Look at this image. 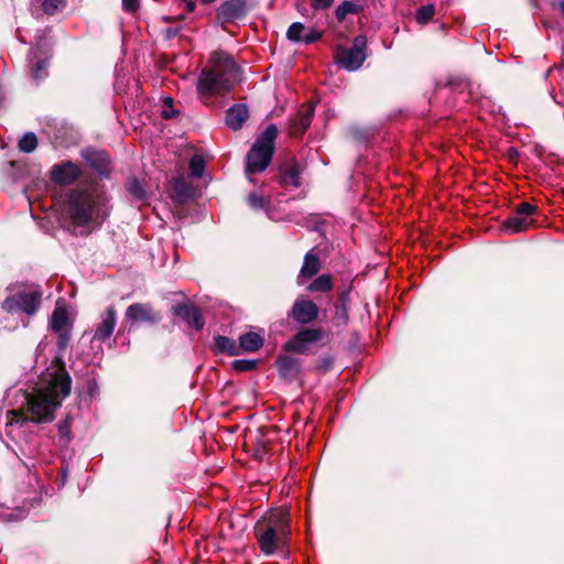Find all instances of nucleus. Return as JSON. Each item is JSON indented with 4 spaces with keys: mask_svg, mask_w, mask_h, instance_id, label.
I'll return each instance as SVG.
<instances>
[{
    "mask_svg": "<svg viewBox=\"0 0 564 564\" xmlns=\"http://www.w3.org/2000/svg\"><path fill=\"white\" fill-rule=\"evenodd\" d=\"M70 392V378L63 370L56 371L51 375L48 384L40 388L28 397L26 413L18 411L9 412L13 421L30 420L32 422L41 423L52 421L55 410L59 406L62 400Z\"/></svg>",
    "mask_w": 564,
    "mask_h": 564,
    "instance_id": "nucleus-1",
    "label": "nucleus"
},
{
    "mask_svg": "<svg viewBox=\"0 0 564 564\" xmlns=\"http://www.w3.org/2000/svg\"><path fill=\"white\" fill-rule=\"evenodd\" d=\"M238 67L235 61L223 52H215L197 79V94L207 102L212 97L229 93L237 80Z\"/></svg>",
    "mask_w": 564,
    "mask_h": 564,
    "instance_id": "nucleus-2",
    "label": "nucleus"
},
{
    "mask_svg": "<svg viewBox=\"0 0 564 564\" xmlns=\"http://www.w3.org/2000/svg\"><path fill=\"white\" fill-rule=\"evenodd\" d=\"M67 213L76 226H99L108 215L107 196L94 185L73 189L67 202Z\"/></svg>",
    "mask_w": 564,
    "mask_h": 564,
    "instance_id": "nucleus-3",
    "label": "nucleus"
},
{
    "mask_svg": "<svg viewBox=\"0 0 564 564\" xmlns=\"http://www.w3.org/2000/svg\"><path fill=\"white\" fill-rule=\"evenodd\" d=\"M289 532V512L284 508L267 512L254 527L260 550L267 555L284 547Z\"/></svg>",
    "mask_w": 564,
    "mask_h": 564,
    "instance_id": "nucleus-4",
    "label": "nucleus"
},
{
    "mask_svg": "<svg viewBox=\"0 0 564 564\" xmlns=\"http://www.w3.org/2000/svg\"><path fill=\"white\" fill-rule=\"evenodd\" d=\"M276 135V127L274 124H269L257 138L252 148L248 152L246 174L250 180L252 174L263 172L270 164Z\"/></svg>",
    "mask_w": 564,
    "mask_h": 564,
    "instance_id": "nucleus-5",
    "label": "nucleus"
},
{
    "mask_svg": "<svg viewBox=\"0 0 564 564\" xmlns=\"http://www.w3.org/2000/svg\"><path fill=\"white\" fill-rule=\"evenodd\" d=\"M366 37L358 35L354 40L352 47H338L335 55L337 63L348 70L358 69L366 59Z\"/></svg>",
    "mask_w": 564,
    "mask_h": 564,
    "instance_id": "nucleus-6",
    "label": "nucleus"
},
{
    "mask_svg": "<svg viewBox=\"0 0 564 564\" xmlns=\"http://www.w3.org/2000/svg\"><path fill=\"white\" fill-rule=\"evenodd\" d=\"M41 303V293L37 291L21 292L9 296L2 303V308L7 312H24L28 315L34 314Z\"/></svg>",
    "mask_w": 564,
    "mask_h": 564,
    "instance_id": "nucleus-7",
    "label": "nucleus"
},
{
    "mask_svg": "<svg viewBox=\"0 0 564 564\" xmlns=\"http://www.w3.org/2000/svg\"><path fill=\"white\" fill-rule=\"evenodd\" d=\"M536 212V206L523 202L516 208L514 215L505 221L506 230L516 234L527 230L531 226L529 217Z\"/></svg>",
    "mask_w": 564,
    "mask_h": 564,
    "instance_id": "nucleus-8",
    "label": "nucleus"
},
{
    "mask_svg": "<svg viewBox=\"0 0 564 564\" xmlns=\"http://www.w3.org/2000/svg\"><path fill=\"white\" fill-rule=\"evenodd\" d=\"M51 328L59 336V347H65L69 340L70 322L65 306L57 304L51 317Z\"/></svg>",
    "mask_w": 564,
    "mask_h": 564,
    "instance_id": "nucleus-9",
    "label": "nucleus"
},
{
    "mask_svg": "<svg viewBox=\"0 0 564 564\" xmlns=\"http://www.w3.org/2000/svg\"><path fill=\"white\" fill-rule=\"evenodd\" d=\"M248 13L246 0H227L218 8V19L223 22H232L242 19Z\"/></svg>",
    "mask_w": 564,
    "mask_h": 564,
    "instance_id": "nucleus-10",
    "label": "nucleus"
},
{
    "mask_svg": "<svg viewBox=\"0 0 564 564\" xmlns=\"http://www.w3.org/2000/svg\"><path fill=\"white\" fill-rule=\"evenodd\" d=\"M117 324V313L113 306L107 307L97 324L93 340L105 343L113 334Z\"/></svg>",
    "mask_w": 564,
    "mask_h": 564,
    "instance_id": "nucleus-11",
    "label": "nucleus"
},
{
    "mask_svg": "<svg viewBox=\"0 0 564 564\" xmlns=\"http://www.w3.org/2000/svg\"><path fill=\"white\" fill-rule=\"evenodd\" d=\"M313 113L314 106L312 104L302 106L291 120L290 134L294 138L303 135L311 124Z\"/></svg>",
    "mask_w": 564,
    "mask_h": 564,
    "instance_id": "nucleus-12",
    "label": "nucleus"
},
{
    "mask_svg": "<svg viewBox=\"0 0 564 564\" xmlns=\"http://www.w3.org/2000/svg\"><path fill=\"white\" fill-rule=\"evenodd\" d=\"M126 317L138 323H156L160 321V314L145 303L130 305L126 311Z\"/></svg>",
    "mask_w": 564,
    "mask_h": 564,
    "instance_id": "nucleus-13",
    "label": "nucleus"
},
{
    "mask_svg": "<svg viewBox=\"0 0 564 564\" xmlns=\"http://www.w3.org/2000/svg\"><path fill=\"white\" fill-rule=\"evenodd\" d=\"M319 337L321 333L316 329H303L286 341L284 348L292 352H304L308 345L318 340Z\"/></svg>",
    "mask_w": 564,
    "mask_h": 564,
    "instance_id": "nucleus-14",
    "label": "nucleus"
},
{
    "mask_svg": "<svg viewBox=\"0 0 564 564\" xmlns=\"http://www.w3.org/2000/svg\"><path fill=\"white\" fill-rule=\"evenodd\" d=\"M79 175L80 169L72 162L55 165L51 172L52 181L61 185H67L75 182Z\"/></svg>",
    "mask_w": 564,
    "mask_h": 564,
    "instance_id": "nucleus-15",
    "label": "nucleus"
},
{
    "mask_svg": "<svg viewBox=\"0 0 564 564\" xmlns=\"http://www.w3.org/2000/svg\"><path fill=\"white\" fill-rule=\"evenodd\" d=\"M294 319L301 324H307L317 318L318 307L310 300H297L292 308Z\"/></svg>",
    "mask_w": 564,
    "mask_h": 564,
    "instance_id": "nucleus-16",
    "label": "nucleus"
},
{
    "mask_svg": "<svg viewBox=\"0 0 564 564\" xmlns=\"http://www.w3.org/2000/svg\"><path fill=\"white\" fill-rule=\"evenodd\" d=\"M176 316L186 321L195 329H202L204 326L203 317L198 308L193 304H180L173 308Z\"/></svg>",
    "mask_w": 564,
    "mask_h": 564,
    "instance_id": "nucleus-17",
    "label": "nucleus"
},
{
    "mask_svg": "<svg viewBox=\"0 0 564 564\" xmlns=\"http://www.w3.org/2000/svg\"><path fill=\"white\" fill-rule=\"evenodd\" d=\"M321 269V262L318 257L310 251L304 257V262L301 268L300 274L297 275V283L303 284L305 280L311 279Z\"/></svg>",
    "mask_w": 564,
    "mask_h": 564,
    "instance_id": "nucleus-18",
    "label": "nucleus"
},
{
    "mask_svg": "<svg viewBox=\"0 0 564 564\" xmlns=\"http://www.w3.org/2000/svg\"><path fill=\"white\" fill-rule=\"evenodd\" d=\"M248 115V108L245 105H235L226 113V124L232 130H238L247 120Z\"/></svg>",
    "mask_w": 564,
    "mask_h": 564,
    "instance_id": "nucleus-19",
    "label": "nucleus"
},
{
    "mask_svg": "<svg viewBox=\"0 0 564 564\" xmlns=\"http://www.w3.org/2000/svg\"><path fill=\"white\" fill-rule=\"evenodd\" d=\"M171 197L178 202L184 203L193 195V187L183 177H176L171 183Z\"/></svg>",
    "mask_w": 564,
    "mask_h": 564,
    "instance_id": "nucleus-20",
    "label": "nucleus"
},
{
    "mask_svg": "<svg viewBox=\"0 0 564 564\" xmlns=\"http://www.w3.org/2000/svg\"><path fill=\"white\" fill-rule=\"evenodd\" d=\"M84 158L98 173L107 174L109 172V156L106 152L86 151Z\"/></svg>",
    "mask_w": 564,
    "mask_h": 564,
    "instance_id": "nucleus-21",
    "label": "nucleus"
},
{
    "mask_svg": "<svg viewBox=\"0 0 564 564\" xmlns=\"http://www.w3.org/2000/svg\"><path fill=\"white\" fill-rule=\"evenodd\" d=\"M263 344V340L260 335L256 333H246L239 338V352L243 351H257Z\"/></svg>",
    "mask_w": 564,
    "mask_h": 564,
    "instance_id": "nucleus-22",
    "label": "nucleus"
},
{
    "mask_svg": "<svg viewBox=\"0 0 564 564\" xmlns=\"http://www.w3.org/2000/svg\"><path fill=\"white\" fill-rule=\"evenodd\" d=\"M279 371L284 378H292L299 371V362L290 356H282L276 360Z\"/></svg>",
    "mask_w": 564,
    "mask_h": 564,
    "instance_id": "nucleus-23",
    "label": "nucleus"
},
{
    "mask_svg": "<svg viewBox=\"0 0 564 564\" xmlns=\"http://www.w3.org/2000/svg\"><path fill=\"white\" fill-rule=\"evenodd\" d=\"M300 174V165L297 163H292L283 170L281 181L285 186L299 187L301 184Z\"/></svg>",
    "mask_w": 564,
    "mask_h": 564,
    "instance_id": "nucleus-24",
    "label": "nucleus"
},
{
    "mask_svg": "<svg viewBox=\"0 0 564 564\" xmlns=\"http://www.w3.org/2000/svg\"><path fill=\"white\" fill-rule=\"evenodd\" d=\"M214 343H215V349L218 352H225V354H228L229 356H237L240 354L239 347L236 344V341L226 336L215 337Z\"/></svg>",
    "mask_w": 564,
    "mask_h": 564,
    "instance_id": "nucleus-25",
    "label": "nucleus"
},
{
    "mask_svg": "<svg viewBox=\"0 0 564 564\" xmlns=\"http://www.w3.org/2000/svg\"><path fill=\"white\" fill-rule=\"evenodd\" d=\"M247 202L253 210L263 209L267 212L268 216L272 218V215L269 212V205L271 202L263 194L252 192L248 195Z\"/></svg>",
    "mask_w": 564,
    "mask_h": 564,
    "instance_id": "nucleus-26",
    "label": "nucleus"
},
{
    "mask_svg": "<svg viewBox=\"0 0 564 564\" xmlns=\"http://www.w3.org/2000/svg\"><path fill=\"white\" fill-rule=\"evenodd\" d=\"M333 289V279L330 274H322L316 278L308 286L310 292H328Z\"/></svg>",
    "mask_w": 564,
    "mask_h": 564,
    "instance_id": "nucleus-27",
    "label": "nucleus"
},
{
    "mask_svg": "<svg viewBox=\"0 0 564 564\" xmlns=\"http://www.w3.org/2000/svg\"><path fill=\"white\" fill-rule=\"evenodd\" d=\"M36 145L37 139L32 132L25 133L19 142V149L25 153L34 151Z\"/></svg>",
    "mask_w": 564,
    "mask_h": 564,
    "instance_id": "nucleus-28",
    "label": "nucleus"
},
{
    "mask_svg": "<svg viewBox=\"0 0 564 564\" xmlns=\"http://www.w3.org/2000/svg\"><path fill=\"white\" fill-rule=\"evenodd\" d=\"M205 170V161L203 156L195 154L189 161V171L194 177H200Z\"/></svg>",
    "mask_w": 564,
    "mask_h": 564,
    "instance_id": "nucleus-29",
    "label": "nucleus"
},
{
    "mask_svg": "<svg viewBox=\"0 0 564 564\" xmlns=\"http://www.w3.org/2000/svg\"><path fill=\"white\" fill-rule=\"evenodd\" d=\"M435 8L433 4L423 6L416 11V21L420 24L427 23L434 15Z\"/></svg>",
    "mask_w": 564,
    "mask_h": 564,
    "instance_id": "nucleus-30",
    "label": "nucleus"
},
{
    "mask_svg": "<svg viewBox=\"0 0 564 564\" xmlns=\"http://www.w3.org/2000/svg\"><path fill=\"white\" fill-rule=\"evenodd\" d=\"M355 11V3H352L351 1H344L336 8L335 15L338 21H343L349 13H354Z\"/></svg>",
    "mask_w": 564,
    "mask_h": 564,
    "instance_id": "nucleus-31",
    "label": "nucleus"
},
{
    "mask_svg": "<svg viewBox=\"0 0 564 564\" xmlns=\"http://www.w3.org/2000/svg\"><path fill=\"white\" fill-rule=\"evenodd\" d=\"M65 0H44L42 3L43 11L46 14H55L65 7Z\"/></svg>",
    "mask_w": 564,
    "mask_h": 564,
    "instance_id": "nucleus-32",
    "label": "nucleus"
},
{
    "mask_svg": "<svg viewBox=\"0 0 564 564\" xmlns=\"http://www.w3.org/2000/svg\"><path fill=\"white\" fill-rule=\"evenodd\" d=\"M304 25L300 22L292 23L286 32V36L290 41L297 42L303 39L302 33Z\"/></svg>",
    "mask_w": 564,
    "mask_h": 564,
    "instance_id": "nucleus-33",
    "label": "nucleus"
},
{
    "mask_svg": "<svg viewBox=\"0 0 564 564\" xmlns=\"http://www.w3.org/2000/svg\"><path fill=\"white\" fill-rule=\"evenodd\" d=\"M46 69H47V61L42 59L37 61L32 67H31V75L35 80H39L46 76Z\"/></svg>",
    "mask_w": 564,
    "mask_h": 564,
    "instance_id": "nucleus-34",
    "label": "nucleus"
},
{
    "mask_svg": "<svg viewBox=\"0 0 564 564\" xmlns=\"http://www.w3.org/2000/svg\"><path fill=\"white\" fill-rule=\"evenodd\" d=\"M163 110L162 117L164 119H171L175 116V111L173 110V99L171 97H166L163 99Z\"/></svg>",
    "mask_w": 564,
    "mask_h": 564,
    "instance_id": "nucleus-35",
    "label": "nucleus"
},
{
    "mask_svg": "<svg viewBox=\"0 0 564 564\" xmlns=\"http://www.w3.org/2000/svg\"><path fill=\"white\" fill-rule=\"evenodd\" d=\"M128 191L137 198H142L144 196L142 185L137 180H132L128 183Z\"/></svg>",
    "mask_w": 564,
    "mask_h": 564,
    "instance_id": "nucleus-36",
    "label": "nucleus"
},
{
    "mask_svg": "<svg viewBox=\"0 0 564 564\" xmlns=\"http://www.w3.org/2000/svg\"><path fill=\"white\" fill-rule=\"evenodd\" d=\"M254 365H256L254 361H250V360H236L234 362L235 369L240 370V371L251 370L254 367Z\"/></svg>",
    "mask_w": 564,
    "mask_h": 564,
    "instance_id": "nucleus-37",
    "label": "nucleus"
},
{
    "mask_svg": "<svg viewBox=\"0 0 564 564\" xmlns=\"http://www.w3.org/2000/svg\"><path fill=\"white\" fill-rule=\"evenodd\" d=\"M334 0H311V6L315 10H324L333 4Z\"/></svg>",
    "mask_w": 564,
    "mask_h": 564,
    "instance_id": "nucleus-38",
    "label": "nucleus"
},
{
    "mask_svg": "<svg viewBox=\"0 0 564 564\" xmlns=\"http://www.w3.org/2000/svg\"><path fill=\"white\" fill-rule=\"evenodd\" d=\"M122 8L124 11L133 13L139 8V0H122Z\"/></svg>",
    "mask_w": 564,
    "mask_h": 564,
    "instance_id": "nucleus-39",
    "label": "nucleus"
},
{
    "mask_svg": "<svg viewBox=\"0 0 564 564\" xmlns=\"http://www.w3.org/2000/svg\"><path fill=\"white\" fill-rule=\"evenodd\" d=\"M58 433H59L61 437H63L67 441L69 440L70 425L67 421H65L58 425Z\"/></svg>",
    "mask_w": 564,
    "mask_h": 564,
    "instance_id": "nucleus-40",
    "label": "nucleus"
},
{
    "mask_svg": "<svg viewBox=\"0 0 564 564\" xmlns=\"http://www.w3.org/2000/svg\"><path fill=\"white\" fill-rule=\"evenodd\" d=\"M321 37V33L316 32V31H310L308 33H306L304 36H303V41L306 43V44H310V43H314L315 41H317L318 39Z\"/></svg>",
    "mask_w": 564,
    "mask_h": 564,
    "instance_id": "nucleus-41",
    "label": "nucleus"
},
{
    "mask_svg": "<svg viewBox=\"0 0 564 564\" xmlns=\"http://www.w3.org/2000/svg\"><path fill=\"white\" fill-rule=\"evenodd\" d=\"M187 12H193L196 8L195 0H183Z\"/></svg>",
    "mask_w": 564,
    "mask_h": 564,
    "instance_id": "nucleus-42",
    "label": "nucleus"
},
{
    "mask_svg": "<svg viewBox=\"0 0 564 564\" xmlns=\"http://www.w3.org/2000/svg\"><path fill=\"white\" fill-rule=\"evenodd\" d=\"M203 3L205 4H209V3H213L215 2L216 0H200Z\"/></svg>",
    "mask_w": 564,
    "mask_h": 564,
    "instance_id": "nucleus-43",
    "label": "nucleus"
},
{
    "mask_svg": "<svg viewBox=\"0 0 564 564\" xmlns=\"http://www.w3.org/2000/svg\"><path fill=\"white\" fill-rule=\"evenodd\" d=\"M561 10H562V13L564 14V1L561 3Z\"/></svg>",
    "mask_w": 564,
    "mask_h": 564,
    "instance_id": "nucleus-44",
    "label": "nucleus"
}]
</instances>
